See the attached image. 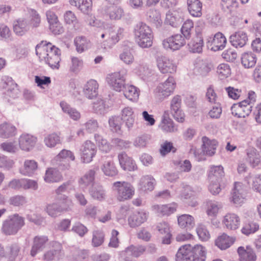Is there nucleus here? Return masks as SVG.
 <instances>
[{
	"mask_svg": "<svg viewBox=\"0 0 261 261\" xmlns=\"http://www.w3.org/2000/svg\"><path fill=\"white\" fill-rule=\"evenodd\" d=\"M36 55L41 61L52 69H59L61 61V50L50 42L42 41L36 47Z\"/></svg>",
	"mask_w": 261,
	"mask_h": 261,
	"instance_id": "1",
	"label": "nucleus"
},
{
	"mask_svg": "<svg viewBox=\"0 0 261 261\" xmlns=\"http://www.w3.org/2000/svg\"><path fill=\"white\" fill-rule=\"evenodd\" d=\"M134 39L138 45L142 48L152 46L153 35L151 29L143 22H139L134 29Z\"/></svg>",
	"mask_w": 261,
	"mask_h": 261,
	"instance_id": "2",
	"label": "nucleus"
},
{
	"mask_svg": "<svg viewBox=\"0 0 261 261\" xmlns=\"http://www.w3.org/2000/svg\"><path fill=\"white\" fill-rule=\"evenodd\" d=\"M24 225V218L18 214H14L3 222L1 230L7 236L16 234Z\"/></svg>",
	"mask_w": 261,
	"mask_h": 261,
	"instance_id": "3",
	"label": "nucleus"
},
{
	"mask_svg": "<svg viewBox=\"0 0 261 261\" xmlns=\"http://www.w3.org/2000/svg\"><path fill=\"white\" fill-rule=\"evenodd\" d=\"M112 188L118 201L124 202L131 199L135 194L133 186L126 181H116L113 184Z\"/></svg>",
	"mask_w": 261,
	"mask_h": 261,
	"instance_id": "4",
	"label": "nucleus"
},
{
	"mask_svg": "<svg viewBox=\"0 0 261 261\" xmlns=\"http://www.w3.org/2000/svg\"><path fill=\"white\" fill-rule=\"evenodd\" d=\"M127 70L123 69L109 74L106 81L109 86L116 91L120 92L125 86Z\"/></svg>",
	"mask_w": 261,
	"mask_h": 261,
	"instance_id": "5",
	"label": "nucleus"
},
{
	"mask_svg": "<svg viewBox=\"0 0 261 261\" xmlns=\"http://www.w3.org/2000/svg\"><path fill=\"white\" fill-rule=\"evenodd\" d=\"M176 83L173 77H169L164 82L160 83L154 90L155 96L163 100L169 96L174 91Z\"/></svg>",
	"mask_w": 261,
	"mask_h": 261,
	"instance_id": "6",
	"label": "nucleus"
},
{
	"mask_svg": "<svg viewBox=\"0 0 261 261\" xmlns=\"http://www.w3.org/2000/svg\"><path fill=\"white\" fill-rule=\"evenodd\" d=\"M80 151L81 162L83 163H89L96 155L97 148L94 143L90 140H86L81 146Z\"/></svg>",
	"mask_w": 261,
	"mask_h": 261,
	"instance_id": "7",
	"label": "nucleus"
},
{
	"mask_svg": "<svg viewBox=\"0 0 261 261\" xmlns=\"http://www.w3.org/2000/svg\"><path fill=\"white\" fill-rule=\"evenodd\" d=\"M156 65L162 73H174L177 71V65L172 60L165 56L156 58Z\"/></svg>",
	"mask_w": 261,
	"mask_h": 261,
	"instance_id": "8",
	"label": "nucleus"
},
{
	"mask_svg": "<svg viewBox=\"0 0 261 261\" xmlns=\"http://www.w3.org/2000/svg\"><path fill=\"white\" fill-rule=\"evenodd\" d=\"M186 43L185 39L180 34L172 35L163 41L164 48L167 50H176L180 49Z\"/></svg>",
	"mask_w": 261,
	"mask_h": 261,
	"instance_id": "9",
	"label": "nucleus"
},
{
	"mask_svg": "<svg viewBox=\"0 0 261 261\" xmlns=\"http://www.w3.org/2000/svg\"><path fill=\"white\" fill-rule=\"evenodd\" d=\"M181 104L180 96H174L170 101V111L175 120L179 122H183L185 121V115L181 109Z\"/></svg>",
	"mask_w": 261,
	"mask_h": 261,
	"instance_id": "10",
	"label": "nucleus"
},
{
	"mask_svg": "<svg viewBox=\"0 0 261 261\" xmlns=\"http://www.w3.org/2000/svg\"><path fill=\"white\" fill-rule=\"evenodd\" d=\"M184 18L183 12L180 9L169 10L166 13L165 24L176 28L180 25Z\"/></svg>",
	"mask_w": 261,
	"mask_h": 261,
	"instance_id": "11",
	"label": "nucleus"
},
{
	"mask_svg": "<svg viewBox=\"0 0 261 261\" xmlns=\"http://www.w3.org/2000/svg\"><path fill=\"white\" fill-rule=\"evenodd\" d=\"M178 207L176 202L165 204H154L151 206V210L159 216H169L174 213Z\"/></svg>",
	"mask_w": 261,
	"mask_h": 261,
	"instance_id": "12",
	"label": "nucleus"
},
{
	"mask_svg": "<svg viewBox=\"0 0 261 261\" xmlns=\"http://www.w3.org/2000/svg\"><path fill=\"white\" fill-rule=\"evenodd\" d=\"M207 43L211 50L216 51L222 50L226 46L227 40L221 32H218L212 37L208 39Z\"/></svg>",
	"mask_w": 261,
	"mask_h": 261,
	"instance_id": "13",
	"label": "nucleus"
},
{
	"mask_svg": "<svg viewBox=\"0 0 261 261\" xmlns=\"http://www.w3.org/2000/svg\"><path fill=\"white\" fill-rule=\"evenodd\" d=\"M49 245L51 249L44 253L43 259L45 261H51L56 258L59 259L62 255V244L57 241H51L49 242Z\"/></svg>",
	"mask_w": 261,
	"mask_h": 261,
	"instance_id": "14",
	"label": "nucleus"
},
{
	"mask_svg": "<svg viewBox=\"0 0 261 261\" xmlns=\"http://www.w3.org/2000/svg\"><path fill=\"white\" fill-rule=\"evenodd\" d=\"M49 239L45 235H38L33 238V245L31 250V255L35 256L37 253L43 251L48 243Z\"/></svg>",
	"mask_w": 261,
	"mask_h": 261,
	"instance_id": "15",
	"label": "nucleus"
},
{
	"mask_svg": "<svg viewBox=\"0 0 261 261\" xmlns=\"http://www.w3.org/2000/svg\"><path fill=\"white\" fill-rule=\"evenodd\" d=\"M155 230L160 235L163 236L162 242L164 244H170L172 234L169 223L166 221H161L156 224Z\"/></svg>",
	"mask_w": 261,
	"mask_h": 261,
	"instance_id": "16",
	"label": "nucleus"
},
{
	"mask_svg": "<svg viewBox=\"0 0 261 261\" xmlns=\"http://www.w3.org/2000/svg\"><path fill=\"white\" fill-rule=\"evenodd\" d=\"M118 158L120 165L124 170L133 171L137 169L138 167L135 161L128 156L125 152L118 154Z\"/></svg>",
	"mask_w": 261,
	"mask_h": 261,
	"instance_id": "17",
	"label": "nucleus"
},
{
	"mask_svg": "<svg viewBox=\"0 0 261 261\" xmlns=\"http://www.w3.org/2000/svg\"><path fill=\"white\" fill-rule=\"evenodd\" d=\"M222 222L226 229L234 230L240 226V218L237 214L229 213L223 217Z\"/></svg>",
	"mask_w": 261,
	"mask_h": 261,
	"instance_id": "18",
	"label": "nucleus"
},
{
	"mask_svg": "<svg viewBox=\"0 0 261 261\" xmlns=\"http://www.w3.org/2000/svg\"><path fill=\"white\" fill-rule=\"evenodd\" d=\"M99 85L94 80H89L84 86L83 92L88 99H93L98 94Z\"/></svg>",
	"mask_w": 261,
	"mask_h": 261,
	"instance_id": "19",
	"label": "nucleus"
},
{
	"mask_svg": "<svg viewBox=\"0 0 261 261\" xmlns=\"http://www.w3.org/2000/svg\"><path fill=\"white\" fill-rule=\"evenodd\" d=\"M231 44L236 48L244 46L248 41L247 34L242 31H239L232 34L229 37Z\"/></svg>",
	"mask_w": 261,
	"mask_h": 261,
	"instance_id": "20",
	"label": "nucleus"
},
{
	"mask_svg": "<svg viewBox=\"0 0 261 261\" xmlns=\"http://www.w3.org/2000/svg\"><path fill=\"white\" fill-rule=\"evenodd\" d=\"M37 138L29 134H23L19 138V145L22 150L29 151L35 145Z\"/></svg>",
	"mask_w": 261,
	"mask_h": 261,
	"instance_id": "21",
	"label": "nucleus"
},
{
	"mask_svg": "<svg viewBox=\"0 0 261 261\" xmlns=\"http://www.w3.org/2000/svg\"><path fill=\"white\" fill-rule=\"evenodd\" d=\"M178 226L186 230H191L195 225V221L193 216L189 214H182L177 216Z\"/></svg>",
	"mask_w": 261,
	"mask_h": 261,
	"instance_id": "22",
	"label": "nucleus"
},
{
	"mask_svg": "<svg viewBox=\"0 0 261 261\" xmlns=\"http://www.w3.org/2000/svg\"><path fill=\"white\" fill-rule=\"evenodd\" d=\"M123 33V29L119 28L117 31H115L112 28H109L108 39L103 42L104 47H112L122 37Z\"/></svg>",
	"mask_w": 261,
	"mask_h": 261,
	"instance_id": "23",
	"label": "nucleus"
},
{
	"mask_svg": "<svg viewBox=\"0 0 261 261\" xmlns=\"http://www.w3.org/2000/svg\"><path fill=\"white\" fill-rule=\"evenodd\" d=\"M148 215V214L143 211L134 213L128 218V222L129 225L131 227H136L140 226L147 220Z\"/></svg>",
	"mask_w": 261,
	"mask_h": 261,
	"instance_id": "24",
	"label": "nucleus"
},
{
	"mask_svg": "<svg viewBox=\"0 0 261 261\" xmlns=\"http://www.w3.org/2000/svg\"><path fill=\"white\" fill-rule=\"evenodd\" d=\"M97 168L90 169L87 171L86 173L79 179V183L80 186L83 189H86L90 186H94L95 181V174Z\"/></svg>",
	"mask_w": 261,
	"mask_h": 261,
	"instance_id": "25",
	"label": "nucleus"
},
{
	"mask_svg": "<svg viewBox=\"0 0 261 261\" xmlns=\"http://www.w3.org/2000/svg\"><path fill=\"white\" fill-rule=\"evenodd\" d=\"M240 261H255L256 255L254 250L249 246H240L238 248Z\"/></svg>",
	"mask_w": 261,
	"mask_h": 261,
	"instance_id": "26",
	"label": "nucleus"
},
{
	"mask_svg": "<svg viewBox=\"0 0 261 261\" xmlns=\"http://www.w3.org/2000/svg\"><path fill=\"white\" fill-rule=\"evenodd\" d=\"M202 149L203 153L209 156L213 155L218 146L217 141L215 140H210L205 136L202 137Z\"/></svg>",
	"mask_w": 261,
	"mask_h": 261,
	"instance_id": "27",
	"label": "nucleus"
},
{
	"mask_svg": "<svg viewBox=\"0 0 261 261\" xmlns=\"http://www.w3.org/2000/svg\"><path fill=\"white\" fill-rule=\"evenodd\" d=\"M205 212L207 215L211 217H216L222 208L221 202L214 200H207L205 202Z\"/></svg>",
	"mask_w": 261,
	"mask_h": 261,
	"instance_id": "28",
	"label": "nucleus"
},
{
	"mask_svg": "<svg viewBox=\"0 0 261 261\" xmlns=\"http://www.w3.org/2000/svg\"><path fill=\"white\" fill-rule=\"evenodd\" d=\"M155 185V179L151 175H147L142 176L138 184V188L144 192L151 191L154 189Z\"/></svg>",
	"mask_w": 261,
	"mask_h": 261,
	"instance_id": "29",
	"label": "nucleus"
},
{
	"mask_svg": "<svg viewBox=\"0 0 261 261\" xmlns=\"http://www.w3.org/2000/svg\"><path fill=\"white\" fill-rule=\"evenodd\" d=\"M38 169L37 163L33 160H26L20 168V173L24 176H32Z\"/></svg>",
	"mask_w": 261,
	"mask_h": 261,
	"instance_id": "30",
	"label": "nucleus"
},
{
	"mask_svg": "<svg viewBox=\"0 0 261 261\" xmlns=\"http://www.w3.org/2000/svg\"><path fill=\"white\" fill-rule=\"evenodd\" d=\"M193 247L190 244L182 245L176 254V261H191Z\"/></svg>",
	"mask_w": 261,
	"mask_h": 261,
	"instance_id": "31",
	"label": "nucleus"
},
{
	"mask_svg": "<svg viewBox=\"0 0 261 261\" xmlns=\"http://www.w3.org/2000/svg\"><path fill=\"white\" fill-rule=\"evenodd\" d=\"M121 121H123L126 127L130 129L133 127L135 122L134 112L132 108L127 107L121 110Z\"/></svg>",
	"mask_w": 261,
	"mask_h": 261,
	"instance_id": "32",
	"label": "nucleus"
},
{
	"mask_svg": "<svg viewBox=\"0 0 261 261\" xmlns=\"http://www.w3.org/2000/svg\"><path fill=\"white\" fill-rule=\"evenodd\" d=\"M146 247L142 245L134 246L131 245L127 247L125 250L121 253L122 256H132L135 257H138L144 254L146 251Z\"/></svg>",
	"mask_w": 261,
	"mask_h": 261,
	"instance_id": "33",
	"label": "nucleus"
},
{
	"mask_svg": "<svg viewBox=\"0 0 261 261\" xmlns=\"http://www.w3.org/2000/svg\"><path fill=\"white\" fill-rule=\"evenodd\" d=\"M188 45L191 52L194 53H201L203 46L202 34L200 33H197L196 36L192 39Z\"/></svg>",
	"mask_w": 261,
	"mask_h": 261,
	"instance_id": "34",
	"label": "nucleus"
},
{
	"mask_svg": "<svg viewBox=\"0 0 261 261\" xmlns=\"http://www.w3.org/2000/svg\"><path fill=\"white\" fill-rule=\"evenodd\" d=\"M188 10L190 14L199 17L202 15V3L199 0H187Z\"/></svg>",
	"mask_w": 261,
	"mask_h": 261,
	"instance_id": "35",
	"label": "nucleus"
},
{
	"mask_svg": "<svg viewBox=\"0 0 261 261\" xmlns=\"http://www.w3.org/2000/svg\"><path fill=\"white\" fill-rule=\"evenodd\" d=\"M235 239L228 236L226 233H223L219 236L215 240V243L221 250H225L234 243Z\"/></svg>",
	"mask_w": 261,
	"mask_h": 261,
	"instance_id": "36",
	"label": "nucleus"
},
{
	"mask_svg": "<svg viewBox=\"0 0 261 261\" xmlns=\"http://www.w3.org/2000/svg\"><path fill=\"white\" fill-rule=\"evenodd\" d=\"M30 29L28 21L25 19L19 18L14 23V32L18 36H23L29 31Z\"/></svg>",
	"mask_w": 261,
	"mask_h": 261,
	"instance_id": "37",
	"label": "nucleus"
},
{
	"mask_svg": "<svg viewBox=\"0 0 261 261\" xmlns=\"http://www.w3.org/2000/svg\"><path fill=\"white\" fill-rule=\"evenodd\" d=\"M100 168L103 174L107 176L114 177L118 173V170L113 160L105 161Z\"/></svg>",
	"mask_w": 261,
	"mask_h": 261,
	"instance_id": "38",
	"label": "nucleus"
},
{
	"mask_svg": "<svg viewBox=\"0 0 261 261\" xmlns=\"http://www.w3.org/2000/svg\"><path fill=\"white\" fill-rule=\"evenodd\" d=\"M224 176L223 167L221 166H212L210 167L208 177L210 181H221L222 177Z\"/></svg>",
	"mask_w": 261,
	"mask_h": 261,
	"instance_id": "39",
	"label": "nucleus"
},
{
	"mask_svg": "<svg viewBox=\"0 0 261 261\" xmlns=\"http://www.w3.org/2000/svg\"><path fill=\"white\" fill-rule=\"evenodd\" d=\"M206 250L201 245H196L193 247L191 261H205Z\"/></svg>",
	"mask_w": 261,
	"mask_h": 261,
	"instance_id": "40",
	"label": "nucleus"
},
{
	"mask_svg": "<svg viewBox=\"0 0 261 261\" xmlns=\"http://www.w3.org/2000/svg\"><path fill=\"white\" fill-rule=\"evenodd\" d=\"M123 88L124 95L127 99L133 102L138 100L140 94L138 88L132 85H125Z\"/></svg>",
	"mask_w": 261,
	"mask_h": 261,
	"instance_id": "41",
	"label": "nucleus"
},
{
	"mask_svg": "<svg viewBox=\"0 0 261 261\" xmlns=\"http://www.w3.org/2000/svg\"><path fill=\"white\" fill-rule=\"evenodd\" d=\"M69 3L85 14H88L92 10L91 0H69Z\"/></svg>",
	"mask_w": 261,
	"mask_h": 261,
	"instance_id": "42",
	"label": "nucleus"
},
{
	"mask_svg": "<svg viewBox=\"0 0 261 261\" xmlns=\"http://www.w3.org/2000/svg\"><path fill=\"white\" fill-rule=\"evenodd\" d=\"M159 126L163 132L166 133H172L177 130V127L175 126L173 120L165 114L162 117Z\"/></svg>",
	"mask_w": 261,
	"mask_h": 261,
	"instance_id": "43",
	"label": "nucleus"
},
{
	"mask_svg": "<svg viewBox=\"0 0 261 261\" xmlns=\"http://www.w3.org/2000/svg\"><path fill=\"white\" fill-rule=\"evenodd\" d=\"M62 176L60 172L55 168H48L45 172L44 180L46 182H57L62 180Z\"/></svg>",
	"mask_w": 261,
	"mask_h": 261,
	"instance_id": "44",
	"label": "nucleus"
},
{
	"mask_svg": "<svg viewBox=\"0 0 261 261\" xmlns=\"http://www.w3.org/2000/svg\"><path fill=\"white\" fill-rule=\"evenodd\" d=\"M60 107L62 111L67 114L69 117L74 121H78L81 118V113L75 108H72L70 106L64 101L60 102Z\"/></svg>",
	"mask_w": 261,
	"mask_h": 261,
	"instance_id": "45",
	"label": "nucleus"
},
{
	"mask_svg": "<svg viewBox=\"0 0 261 261\" xmlns=\"http://www.w3.org/2000/svg\"><path fill=\"white\" fill-rule=\"evenodd\" d=\"M16 134V127L10 123H4L0 124V136L3 138H8Z\"/></svg>",
	"mask_w": 261,
	"mask_h": 261,
	"instance_id": "46",
	"label": "nucleus"
},
{
	"mask_svg": "<svg viewBox=\"0 0 261 261\" xmlns=\"http://www.w3.org/2000/svg\"><path fill=\"white\" fill-rule=\"evenodd\" d=\"M257 58L251 52L244 53L241 56V63L245 68L253 67L256 64Z\"/></svg>",
	"mask_w": 261,
	"mask_h": 261,
	"instance_id": "47",
	"label": "nucleus"
},
{
	"mask_svg": "<svg viewBox=\"0 0 261 261\" xmlns=\"http://www.w3.org/2000/svg\"><path fill=\"white\" fill-rule=\"evenodd\" d=\"M76 50L79 53H82L88 49L90 46V40L85 36L76 37L74 40Z\"/></svg>",
	"mask_w": 261,
	"mask_h": 261,
	"instance_id": "48",
	"label": "nucleus"
},
{
	"mask_svg": "<svg viewBox=\"0 0 261 261\" xmlns=\"http://www.w3.org/2000/svg\"><path fill=\"white\" fill-rule=\"evenodd\" d=\"M90 194L93 198L100 201H103L106 198V190L101 185L92 186Z\"/></svg>",
	"mask_w": 261,
	"mask_h": 261,
	"instance_id": "49",
	"label": "nucleus"
},
{
	"mask_svg": "<svg viewBox=\"0 0 261 261\" xmlns=\"http://www.w3.org/2000/svg\"><path fill=\"white\" fill-rule=\"evenodd\" d=\"M106 13L111 19H119L122 17L123 11L120 7L113 5L106 10Z\"/></svg>",
	"mask_w": 261,
	"mask_h": 261,
	"instance_id": "50",
	"label": "nucleus"
},
{
	"mask_svg": "<svg viewBox=\"0 0 261 261\" xmlns=\"http://www.w3.org/2000/svg\"><path fill=\"white\" fill-rule=\"evenodd\" d=\"M149 21L156 27H161L163 21L160 11L155 9H150L147 13Z\"/></svg>",
	"mask_w": 261,
	"mask_h": 261,
	"instance_id": "51",
	"label": "nucleus"
},
{
	"mask_svg": "<svg viewBox=\"0 0 261 261\" xmlns=\"http://www.w3.org/2000/svg\"><path fill=\"white\" fill-rule=\"evenodd\" d=\"M94 139L98 145L99 149L102 152H109L112 149L111 145L101 136L98 134H95Z\"/></svg>",
	"mask_w": 261,
	"mask_h": 261,
	"instance_id": "52",
	"label": "nucleus"
},
{
	"mask_svg": "<svg viewBox=\"0 0 261 261\" xmlns=\"http://www.w3.org/2000/svg\"><path fill=\"white\" fill-rule=\"evenodd\" d=\"M44 143L48 147H54L57 144L61 143L60 136L57 133H52L45 137Z\"/></svg>",
	"mask_w": 261,
	"mask_h": 261,
	"instance_id": "53",
	"label": "nucleus"
},
{
	"mask_svg": "<svg viewBox=\"0 0 261 261\" xmlns=\"http://www.w3.org/2000/svg\"><path fill=\"white\" fill-rule=\"evenodd\" d=\"M216 72L219 78L223 80L230 75L231 69L227 64L222 63L218 66Z\"/></svg>",
	"mask_w": 261,
	"mask_h": 261,
	"instance_id": "54",
	"label": "nucleus"
},
{
	"mask_svg": "<svg viewBox=\"0 0 261 261\" xmlns=\"http://www.w3.org/2000/svg\"><path fill=\"white\" fill-rule=\"evenodd\" d=\"M105 235L100 230H96L93 231L92 245L94 247L101 246L104 242Z\"/></svg>",
	"mask_w": 261,
	"mask_h": 261,
	"instance_id": "55",
	"label": "nucleus"
},
{
	"mask_svg": "<svg viewBox=\"0 0 261 261\" xmlns=\"http://www.w3.org/2000/svg\"><path fill=\"white\" fill-rule=\"evenodd\" d=\"M45 212L51 217L56 218L62 213L59 204L54 202L46 205Z\"/></svg>",
	"mask_w": 261,
	"mask_h": 261,
	"instance_id": "56",
	"label": "nucleus"
},
{
	"mask_svg": "<svg viewBox=\"0 0 261 261\" xmlns=\"http://www.w3.org/2000/svg\"><path fill=\"white\" fill-rule=\"evenodd\" d=\"M30 19L28 21L30 28H36L40 25L41 18L39 14L35 10H31L29 11Z\"/></svg>",
	"mask_w": 261,
	"mask_h": 261,
	"instance_id": "57",
	"label": "nucleus"
},
{
	"mask_svg": "<svg viewBox=\"0 0 261 261\" xmlns=\"http://www.w3.org/2000/svg\"><path fill=\"white\" fill-rule=\"evenodd\" d=\"M194 28V22L191 19L186 20L181 28V32L184 38L189 39L191 37V32Z\"/></svg>",
	"mask_w": 261,
	"mask_h": 261,
	"instance_id": "58",
	"label": "nucleus"
},
{
	"mask_svg": "<svg viewBox=\"0 0 261 261\" xmlns=\"http://www.w3.org/2000/svg\"><path fill=\"white\" fill-rule=\"evenodd\" d=\"M196 232L199 239L202 241H207L210 239V233L206 226L203 224L198 225Z\"/></svg>",
	"mask_w": 261,
	"mask_h": 261,
	"instance_id": "59",
	"label": "nucleus"
},
{
	"mask_svg": "<svg viewBox=\"0 0 261 261\" xmlns=\"http://www.w3.org/2000/svg\"><path fill=\"white\" fill-rule=\"evenodd\" d=\"M109 124L111 131L118 133L121 130V120L119 116H112L109 118Z\"/></svg>",
	"mask_w": 261,
	"mask_h": 261,
	"instance_id": "60",
	"label": "nucleus"
},
{
	"mask_svg": "<svg viewBox=\"0 0 261 261\" xmlns=\"http://www.w3.org/2000/svg\"><path fill=\"white\" fill-rule=\"evenodd\" d=\"M247 161L252 167H256L260 163V155L255 150H251L247 153Z\"/></svg>",
	"mask_w": 261,
	"mask_h": 261,
	"instance_id": "61",
	"label": "nucleus"
},
{
	"mask_svg": "<svg viewBox=\"0 0 261 261\" xmlns=\"http://www.w3.org/2000/svg\"><path fill=\"white\" fill-rule=\"evenodd\" d=\"M239 5L237 0H221V6L223 11L227 12H232Z\"/></svg>",
	"mask_w": 261,
	"mask_h": 261,
	"instance_id": "62",
	"label": "nucleus"
},
{
	"mask_svg": "<svg viewBox=\"0 0 261 261\" xmlns=\"http://www.w3.org/2000/svg\"><path fill=\"white\" fill-rule=\"evenodd\" d=\"M62 213L70 211L73 206V202L71 199L64 195L62 200L58 203Z\"/></svg>",
	"mask_w": 261,
	"mask_h": 261,
	"instance_id": "63",
	"label": "nucleus"
},
{
	"mask_svg": "<svg viewBox=\"0 0 261 261\" xmlns=\"http://www.w3.org/2000/svg\"><path fill=\"white\" fill-rule=\"evenodd\" d=\"M9 249V254L5 257V261H15L16 257L20 252V247L18 244H13L10 246Z\"/></svg>",
	"mask_w": 261,
	"mask_h": 261,
	"instance_id": "64",
	"label": "nucleus"
}]
</instances>
